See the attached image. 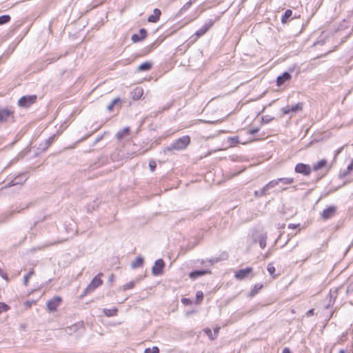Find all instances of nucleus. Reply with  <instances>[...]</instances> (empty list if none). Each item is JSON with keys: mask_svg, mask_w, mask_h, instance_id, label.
Returning a JSON list of instances; mask_svg holds the SVG:
<instances>
[{"mask_svg": "<svg viewBox=\"0 0 353 353\" xmlns=\"http://www.w3.org/2000/svg\"><path fill=\"white\" fill-rule=\"evenodd\" d=\"M190 143V137L188 135L183 136L176 139L170 146L168 147L166 150L168 151H172L173 150H185Z\"/></svg>", "mask_w": 353, "mask_h": 353, "instance_id": "nucleus-1", "label": "nucleus"}, {"mask_svg": "<svg viewBox=\"0 0 353 353\" xmlns=\"http://www.w3.org/2000/svg\"><path fill=\"white\" fill-rule=\"evenodd\" d=\"M103 274L99 273L97 276H95L89 285L86 287V288L83 291V296H85L92 292H93L96 288H99L103 284L102 280Z\"/></svg>", "mask_w": 353, "mask_h": 353, "instance_id": "nucleus-2", "label": "nucleus"}, {"mask_svg": "<svg viewBox=\"0 0 353 353\" xmlns=\"http://www.w3.org/2000/svg\"><path fill=\"white\" fill-rule=\"evenodd\" d=\"M37 100V96L36 94L23 96L18 100L17 104L21 108H28L35 103Z\"/></svg>", "mask_w": 353, "mask_h": 353, "instance_id": "nucleus-3", "label": "nucleus"}, {"mask_svg": "<svg viewBox=\"0 0 353 353\" xmlns=\"http://www.w3.org/2000/svg\"><path fill=\"white\" fill-rule=\"evenodd\" d=\"M254 276V270L252 267H248L245 269H241L235 272L234 277L237 280H243L245 279L252 278Z\"/></svg>", "mask_w": 353, "mask_h": 353, "instance_id": "nucleus-4", "label": "nucleus"}, {"mask_svg": "<svg viewBox=\"0 0 353 353\" xmlns=\"http://www.w3.org/2000/svg\"><path fill=\"white\" fill-rule=\"evenodd\" d=\"M330 168L327 165V162L325 159H321L312 166V170L319 172L321 177L326 174Z\"/></svg>", "mask_w": 353, "mask_h": 353, "instance_id": "nucleus-5", "label": "nucleus"}, {"mask_svg": "<svg viewBox=\"0 0 353 353\" xmlns=\"http://www.w3.org/2000/svg\"><path fill=\"white\" fill-rule=\"evenodd\" d=\"M214 25V21L210 20L205 23L199 30L196 31L194 34V42H196L201 36L204 35Z\"/></svg>", "mask_w": 353, "mask_h": 353, "instance_id": "nucleus-6", "label": "nucleus"}, {"mask_svg": "<svg viewBox=\"0 0 353 353\" xmlns=\"http://www.w3.org/2000/svg\"><path fill=\"white\" fill-rule=\"evenodd\" d=\"M62 299L60 296H54L50 299L46 304L47 309L49 312H55L57 307L61 305Z\"/></svg>", "mask_w": 353, "mask_h": 353, "instance_id": "nucleus-7", "label": "nucleus"}, {"mask_svg": "<svg viewBox=\"0 0 353 353\" xmlns=\"http://www.w3.org/2000/svg\"><path fill=\"white\" fill-rule=\"evenodd\" d=\"M338 290H331L329 294L327 296L325 303L323 305L324 309H327L330 305L334 304V300L336 298Z\"/></svg>", "mask_w": 353, "mask_h": 353, "instance_id": "nucleus-8", "label": "nucleus"}, {"mask_svg": "<svg viewBox=\"0 0 353 353\" xmlns=\"http://www.w3.org/2000/svg\"><path fill=\"white\" fill-rule=\"evenodd\" d=\"M164 266L165 263L163 259L157 260L152 269V274L155 276L161 274L163 272Z\"/></svg>", "mask_w": 353, "mask_h": 353, "instance_id": "nucleus-9", "label": "nucleus"}, {"mask_svg": "<svg viewBox=\"0 0 353 353\" xmlns=\"http://www.w3.org/2000/svg\"><path fill=\"white\" fill-rule=\"evenodd\" d=\"M336 212V208L334 206H330L327 208L325 209L321 213V218L323 220H327L332 217H333Z\"/></svg>", "mask_w": 353, "mask_h": 353, "instance_id": "nucleus-10", "label": "nucleus"}, {"mask_svg": "<svg viewBox=\"0 0 353 353\" xmlns=\"http://www.w3.org/2000/svg\"><path fill=\"white\" fill-rule=\"evenodd\" d=\"M292 75L288 72H285L283 73L282 75H280L276 79V85L279 87H281L285 83L288 82L291 80Z\"/></svg>", "mask_w": 353, "mask_h": 353, "instance_id": "nucleus-11", "label": "nucleus"}, {"mask_svg": "<svg viewBox=\"0 0 353 353\" xmlns=\"http://www.w3.org/2000/svg\"><path fill=\"white\" fill-rule=\"evenodd\" d=\"M212 274V271L210 270H209V269L201 270H196V271L191 272L189 274V277L191 279L194 280V279H197L199 276H204V275H206V274Z\"/></svg>", "mask_w": 353, "mask_h": 353, "instance_id": "nucleus-12", "label": "nucleus"}, {"mask_svg": "<svg viewBox=\"0 0 353 353\" xmlns=\"http://www.w3.org/2000/svg\"><path fill=\"white\" fill-rule=\"evenodd\" d=\"M146 37H147L146 30H145L144 28H141L139 30V34H134L132 36L131 39L134 43H137V42L143 41V39H145L146 38Z\"/></svg>", "mask_w": 353, "mask_h": 353, "instance_id": "nucleus-13", "label": "nucleus"}, {"mask_svg": "<svg viewBox=\"0 0 353 353\" xmlns=\"http://www.w3.org/2000/svg\"><path fill=\"white\" fill-rule=\"evenodd\" d=\"M14 111L8 108L0 109V122H3L8 120L10 117H13Z\"/></svg>", "mask_w": 353, "mask_h": 353, "instance_id": "nucleus-14", "label": "nucleus"}, {"mask_svg": "<svg viewBox=\"0 0 353 353\" xmlns=\"http://www.w3.org/2000/svg\"><path fill=\"white\" fill-rule=\"evenodd\" d=\"M263 287L264 285L262 283L255 284L251 289L250 292H249L248 296L250 298L254 297L263 288Z\"/></svg>", "mask_w": 353, "mask_h": 353, "instance_id": "nucleus-15", "label": "nucleus"}, {"mask_svg": "<svg viewBox=\"0 0 353 353\" xmlns=\"http://www.w3.org/2000/svg\"><path fill=\"white\" fill-rule=\"evenodd\" d=\"M295 171L297 173H301L304 175H307L309 174V168L305 164L299 163L296 165Z\"/></svg>", "mask_w": 353, "mask_h": 353, "instance_id": "nucleus-16", "label": "nucleus"}, {"mask_svg": "<svg viewBox=\"0 0 353 353\" xmlns=\"http://www.w3.org/2000/svg\"><path fill=\"white\" fill-rule=\"evenodd\" d=\"M161 12L160 10L156 8L153 11V14L150 15L148 18V21L152 23H156L159 20Z\"/></svg>", "mask_w": 353, "mask_h": 353, "instance_id": "nucleus-17", "label": "nucleus"}, {"mask_svg": "<svg viewBox=\"0 0 353 353\" xmlns=\"http://www.w3.org/2000/svg\"><path fill=\"white\" fill-rule=\"evenodd\" d=\"M267 270L272 279H276L279 275V273H276V268L272 263L268 264Z\"/></svg>", "mask_w": 353, "mask_h": 353, "instance_id": "nucleus-18", "label": "nucleus"}, {"mask_svg": "<svg viewBox=\"0 0 353 353\" xmlns=\"http://www.w3.org/2000/svg\"><path fill=\"white\" fill-rule=\"evenodd\" d=\"M228 142L231 147L236 146L239 143L245 144L247 143V141H242L241 140H240L239 136L229 137L228 139Z\"/></svg>", "mask_w": 353, "mask_h": 353, "instance_id": "nucleus-19", "label": "nucleus"}, {"mask_svg": "<svg viewBox=\"0 0 353 353\" xmlns=\"http://www.w3.org/2000/svg\"><path fill=\"white\" fill-rule=\"evenodd\" d=\"M143 94V90L141 87L135 88L132 92V97L134 100H139Z\"/></svg>", "mask_w": 353, "mask_h": 353, "instance_id": "nucleus-20", "label": "nucleus"}, {"mask_svg": "<svg viewBox=\"0 0 353 353\" xmlns=\"http://www.w3.org/2000/svg\"><path fill=\"white\" fill-rule=\"evenodd\" d=\"M130 129L129 127H126L123 128V130L119 131L117 133V139L119 141L122 140L125 137H127L130 134Z\"/></svg>", "mask_w": 353, "mask_h": 353, "instance_id": "nucleus-21", "label": "nucleus"}, {"mask_svg": "<svg viewBox=\"0 0 353 353\" xmlns=\"http://www.w3.org/2000/svg\"><path fill=\"white\" fill-rule=\"evenodd\" d=\"M303 108V103H298L297 104H296L295 105H293L292 107H288L286 108V110H285L284 112L285 114H288L291 112H296V111H299V110H301Z\"/></svg>", "mask_w": 353, "mask_h": 353, "instance_id": "nucleus-22", "label": "nucleus"}, {"mask_svg": "<svg viewBox=\"0 0 353 353\" xmlns=\"http://www.w3.org/2000/svg\"><path fill=\"white\" fill-rule=\"evenodd\" d=\"M152 63L149 61L144 62L139 65L137 68V71L141 72V71H147L152 68Z\"/></svg>", "mask_w": 353, "mask_h": 353, "instance_id": "nucleus-23", "label": "nucleus"}, {"mask_svg": "<svg viewBox=\"0 0 353 353\" xmlns=\"http://www.w3.org/2000/svg\"><path fill=\"white\" fill-rule=\"evenodd\" d=\"M103 314L108 317L114 316L117 315L118 310L117 307L112 309H103Z\"/></svg>", "mask_w": 353, "mask_h": 353, "instance_id": "nucleus-24", "label": "nucleus"}, {"mask_svg": "<svg viewBox=\"0 0 353 353\" xmlns=\"http://www.w3.org/2000/svg\"><path fill=\"white\" fill-rule=\"evenodd\" d=\"M292 11L290 9L286 10L284 14L283 15V17L281 18V22L283 23H287L288 19L292 17Z\"/></svg>", "mask_w": 353, "mask_h": 353, "instance_id": "nucleus-25", "label": "nucleus"}, {"mask_svg": "<svg viewBox=\"0 0 353 353\" xmlns=\"http://www.w3.org/2000/svg\"><path fill=\"white\" fill-rule=\"evenodd\" d=\"M143 264V259L141 256H138L136 258L134 261L132 262L131 266L132 268H137L138 267H141Z\"/></svg>", "mask_w": 353, "mask_h": 353, "instance_id": "nucleus-26", "label": "nucleus"}, {"mask_svg": "<svg viewBox=\"0 0 353 353\" xmlns=\"http://www.w3.org/2000/svg\"><path fill=\"white\" fill-rule=\"evenodd\" d=\"M34 274V271L32 269L26 275L23 277V284L25 286L28 285L30 279Z\"/></svg>", "mask_w": 353, "mask_h": 353, "instance_id": "nucleus-27", "label": "nucleus"}, {"mask_svg": "<svg viewBox=\"0 0 353 353\" xmlns=\"http://www.w3.org/2000/svg\"><path fill=\"white\" fill-rule=\"evenodd\" d=\"M325 39H326V36H325L323 34V32H322V35L321 36V39L314 42L313 45H312V48H314L318 45H321V46L323 45L325 43Z\"/></svg>", "mask_w": 353, "mask_h": 353, "instance_id": "nucleus-28", "label": "nucleus"}, {"mask_svg": "<svg viewBox=\"0 0 353 353\" xmlns=\"http://www.w3.org/2000/svg\"><path fill=\"white\" fill-rule=\"evenodd\" d=\"M11 17L8 14L0 16V26L10 22Z\"/></svg>", "mask_w": 353, "mask_h": 353, "instance_id": "nucleus-29", "label": "nucleus"}, {"mask_svg": "<svg viewBox=\"0 0 353 353\" xmlns=\"http://www.w3.org/2000/svg\"><path fill=\"white\" fill-rule=\"evenodd\" d=\"M203 299V293L202 291H197L196 294V303L199 304Z\"/></svg>", "mask_w": 353, "mask_h": 353, "instance_id": "nucleus-30", "label": "nucleus"}, {"mask_svg": "<svg viewBox=\"0 0 353 353\" xmlns=\"http://www.w3.org/2000/svg\"><path fill=\"white\" fill-rule=\"evenodd\" d=\"M10 307L3 302H0V314L7 312L10 310Z\"/></svg>", "mask_w": 353, "mask_h": 353, "instance_id": "nucleus-31", "label": "nucleus"}, {"mask_svg": "<svg viewBox=\"0 0 353 353\" xmlns=\"http://www.w3.org/2000/svg\"><path fill=\"white\" fill-rule=\"evenodd\" d=\"M121 101L120 99L119 98H116L114 99L110 103V105L108 106V110L109 111H112L113 110V108H114V106L119 103Z\"/></svg>", "mask_w": 353, "mask_h": 353, "instance_id": "nucleus-32", "label": "nucleus"}, {"mask_svg": "<svg viewBox=\"0 0 353 353\" xmlns=\"http://www.w3.org/2000/svg\"><path fill=\"white\" fill-rule=\"evenodd\" d=\"M144 353H159V349L157 346H154L152 348H146Z\"/></svg>", "mask_w": 353, "mask_h": 353, "instance_id": "nucleus-33", "label": "nucleus"}, {"mask_svg": "<svg viewBox=\"0 0 353 353\" xmlns=\"http://www.w3.org/2000/svg\"><path fill=\"white\" fill-rule=\"evenodd\" d=\"M204 332L207 334L210 340H214L216 338L213 336L211 329L205 328L204 329Z\"/></svg>", "mask_w": 353, "mask_h": 353, "instance_id": "nucleus-34", "label": "nucleus"}, {"mask_svg": "<svg viewBox=\"0 0 353 353\" xmlns=\"http://www.w3.org/2000/svg\"><path fill=\"white\" fill-rule=\"evenodd\" d=\"M279 181L283 182L284 184H291V183H292L294 182V180L292 178L279 179Z\"/></svg>", "mask_w": 353, "mask_h": 353, "instance_id": "nucleus-35", "label": "nucleus"}, {"mask_svg": "<svg viewBox=\"0 0 353 353\" xmlns=\"http://www.w3.org/2000/svg\"><path fill=\"white\" fill-rule=\"evenodd\" d=\"M149 167L150 168V170L152 172H154L157 167L156 161L154 160H150L149 162Z\"/></svg>", "mask_w": 353, "mask_h": 353, "instance_id": "nucleus-36", "label": "nucleus"}, {"mask_svg": "<svg viewBox=\"0 0 353 353\" xmlns=\"http://www.w3.org/2000/svg\"><path fill=\"white\" fill-rule=\"evenodd\" d=\"M181 303L185 305H190L192 303V301L188 298H182Z\"/></svg>", "mask_w": 353, "mask_h": 353, "instance_id": "nucleus-37", "label": "nucleus"}, {"mask_svg": "<svg viewBox=\"0 0 353 353\" xmlns=\"http://www.w3.org/2000/svg\"><path fill=\"white\" fill-rule=\"evenodd\" d=\"M347 294H350L353 292V282H351L348 284L346 290Z\"/></svg>", "mask_w": 353, "mask_h": 353, "instance_id": "nucleus-38", "label": "nucleus"}, {"mask_svg": "<svg viewBox=\"0 0 353 353\" xmlns=\"http://www.w3.org/2000/svg\"><path fill=\"white\" fill-rule=\"evenodd\" d=\"M134 283H133V282H130L129 283H127V284H125V285L123 286V289H124L125 290H130V289L133 288H134Z\"/></svg>", "mask_w": 353, "mask_h": 353, "instance_id": "nucleus-39", "label": "nucleus"}, {"mask_svg": "<svg viewBox=\"0 0 353 353\" xmlns=\"http://www.w3.org/2000/svg\"><path fill=\"white\" fill-rule=\"evenodd\" d=\"M353 170V159L351 161L350 163L347 167V172L345 173V174H348Z\"/></svg>", "mask_w": 353, "mask_h": 353, "instance_id": "nucleus-40", "label": "nucleus"}, {"mask_svg": "<svg viewBox=\"0 0 353 353\" xmlns=\"http://www.w3.org/2000/svg\"><path fill=\"white\" fill-rule=\"evenodd\" d=\"M0 276L5 279L6 281H8V274L4 272L1 268H0Z\"/></svg>", "mask_w": 353, "mask_h": 353, "instance_id": "nucleus-41", "label": "nucleus"}, {"mask_svg": "<svg viewBox=\"0 0 353 353\" xmlns=\"http://www.w3.org/2000/svg\"><path fill=\"white\" fill-rule=\"evenodd\" d=\"M322 1H323V0H316V6H315L316 10L321 6Z\"/></svg>", "mask_w": 353, "mask_h": 353, "instance_id": "nucleus-42", "label": "nucleus"}, {"mask_svg": "<svg viewBox=\"0 0 353 353\" xmlns=\"http://www.w3.org/2000/svg\"><path fill=\"white\" fill-rule=\"evenodd\" d=\"M259 131V129L258 128H253V129H250L249 130V133L250 134H255L256 132H257Z\"/></svg>", "mask_w": 353, "mask_h": 353, "instance_id": "nucleus-43", "label": "nucleus"}, {"mask_svg": "<svg viewBox=\"0 0 353 353\" xmlns=\"http://www.w3.org/2000/svg\"><path fill=\"white\" fill-rule=\"evenodd\" d=\"M219 330H220V327H216L214 329V336L215 338H216V336H218V334H219Z\"/></svg>", "mask_w": 353, "mask_h": 353, "instance_id": "nucleus-44", "label": "nucleus"}, {"mask_svg": "<svg viewBox=\"0 0 353 353\" xmlns=\"http://www.w3.org/2000/svg\"><path fill=\"white\" fill-rule=\"evenodd\" d=\"M331 51H332V50H327V51L325 52L324 53H322L320 56H319V55H318V56L315 57L314 59H315L319 58V57H322V56L326 55L327 54L330 53Z\"/></svg>", "mask_w": 353, "mask_h": 353, "instance_id": "nucleus-45", "label": "nucleus"}, {"mask_svg": "<svg viewBox=\"0 0 353 353\" xmlns=\"http://www.w3.org/2000/svg\"><path fill=\"white\" fill-rule=\"evenodd\" d=\"M299 226V225H295V224H290L288 225V228H291V229H295L296 227Z\"/></svg>", "mask_w": 353, "mask_h": 353, "instance_id": "nucleus-46", "label": "nucleus"}, {"mask_svg": "<svg viewBox=\"0 0 353 353\" xmlns=\"http://www.w3.org/2000/svg\"><path fill=\"white\" fill-rule=\"evenodd\" d=\"M282 353H291V351L288 347H285Z\"/></svg>", "mask_w": 353, "mask_h": 353, "instance_id": "nucleus-47", "label": "nucleus"}, {"mask_svg": "<svg viewBox=\"0 0 353 353\" xmlns=\"http://www.w3.org/2000/svg\"><path fill=\"white\" fill-rule=\"evenodd\" d=\"M315 310H316V309H310V316H313L314 314Z\"/></svg>", "mask_w": 353, "mask_h": 353, "instance_id": "nucleus-48", "label": "nucleus"}, {"mask_svg": "<svg viewBox=\"0 0 353 353\" xmlns=\"http://www.w3.org/2000/svg\"><path fill=\"white\" fill-rule=\"evenodd\" d=\"M339 353H349V352L347 350L341 349V350H340Z\"/></svg>", "mask_w": 353, "mask_h": 353, "instance_id": "nucleus-49", "label": "nucleus"}, {"mask_svg": "<svg viewBox=\"0 0 353 353\" xmlns=\"http://www.w3.org/2000/svg\"><path fill=\"white\" fill-rule=\"evenodd\" d=\"M26 305L27 307H31L32 303L28 301V302L26 303Z\"/></svg>", "mask_w": 353, "mask_h": 353, "instance_id": "nucleus-50", "label": "nucleus"}, {"mask_svg": "<svg viewBox=\"0 0 353 353\" xmlns=\"http://www.w3.org/2000/svg\"><path fill=\"white\" fill-rule=\"evenodd\" d=\"M312 36L313 37H315L316 36V34L313 33V34H312Z\"/></svg>", "mask_w": 353, "mask_h": 353, "instance_id": "nucleus-51", "label": "nucleus"}, {"mask_svg": "<svg viewBox=\"0 0 353 353\" xmlns=\"http://www.w3.org/2000/svg\"><path fill=\"white\" fill-rule=\"evenodd\" d=\"M113 278H114V275H113V274H112V275H111L110 280H112V279H113Z\"/></svg>", "mask_w": 353, "mask_h": 353, "instance_id": "nucleus-52", "label": "nucleus"}]
</instances>
